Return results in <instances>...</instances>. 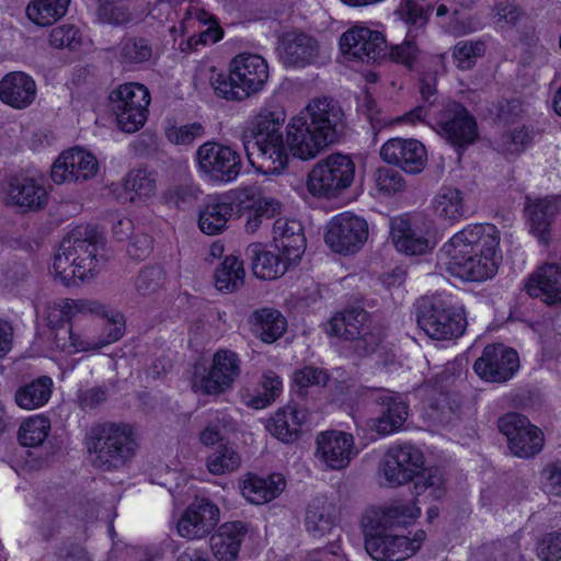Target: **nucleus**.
Returning a JSON list of instances; mask_svg holds the SVG:
<instances>
[{"instance_id":"obj_24","label":"nucleus","mask_w":561,"mask_h":561,"mask_svg":"<svg viewBox=\"0 0 561 561\" xmlns=\"http://www.w3.org/2000/svg\"><path fill=\"white\" fill-rule=\"evenodd\" d=\"M276 50L285 67H306L318 58L319 44L313 36L294 31L282 35Z\"/></svg>"},{"instance_id":"obj_31","label":"nucleus","mask_w":561,"mask_h":561,"mask_svg":"<svg viewBox=\"0 0 561 561\" xmlns=\"http://www.w3.org/2000/svg\"><path fill=\"white\" fill-rule=\"evenodd\" d=\"M247 534L242 522L222 524L210 537V548L217 561H237L241 543Z\"/></svg>"},{"instance_id":"obj_12","label":"nucleus","mask_w":561,"mask_h":561,"mask_svg":"<svg viewBox=\"0 0 561 561\" xmlns=\"http://www.w3.org/2000/svg\"><path fill=\"white\" fill-rule=\"evenodd\" d=\"M388 529L367 531L365 529V549L377 561H402L415 554L426 538L419 529L413 537L387 533Z\"/></svg>"},{"instance_id":"obj_52","label":"nucleus","mask_w":561,"mask_h":561,"mask_svg":"<svg viewBox=\"0 0 561 561\" xmlns=\"http://www.w3.org/2000/svg\"><path fill=\"white\" fill-rule=\"evenodd\" d=\"M415 478L414 488L416 495L427 492L428 496L433 500H440L445 495V478L438 468L422 469Z\"/></svg>"},{"instance_id":"obj_27","label":"nucleus","mask_w":561,"mask_h":561,"mask_svg":"<svg viewBox=\"0 0 561 561\" xmlns=\"http://www.w3.org/2000/svg\"><path fill=\"white\" fill-rule=\"evenodd\" d=\"M273 242L280 254L296 264L306 251V237L300 221L279 218L273 225Z\"/></svg>"},{"instance_id":"obj_47","label":"nucleus","mask_w":561,"mask_h":561,"mask_svg":"<svg viewBox=\"0 0 561 561\" xmlns=\"http://www.w3.org/2000/svg\"><path fill=\"white\" fill-rule=\"evenodd\" d=\"M70 0H36L26 8L27 18L37 25L47 26L61 19Z\"/></svg>"},{"instance_id":"obj_3","label":"nucleus","mask_w":561,"mask_h":561,"mask_svg":"<svg viewBox=\"0 0 561 561\" xmlns=\"http://www.w3.org/2000/svg\"><path fill=\"white\" fill-rule=\"evenodd\" d=\"M100 236L89 226L73 228L55 254L50 274L66 286L91 279L104 262Z\"/></svg>"},{"instance_id":"obj_32","label":"nucleus","mask_w":561,"mask_h":561,"mask_svg":"<svg viewBox=\"0 0 561 561\" xmlns=\"http://www.w3.org/2000/svg\"><path fill=\"white\" fill-rule=\"evenodd\" d=\"M286 482L280 474L260 477L248 473L240 483L243 497L255 505H262L277 497L285 489Z\"/></svg>"},{"instance_id":"obj_33","label":"nucleus","mask_w":561,"mask_h":561,"mask_svg":"<svg viewBox=\"0 0 561 561\" xmlns=\"http://www.w3.org/2000/svg\"><path fill=\"white\" fill-rule=\"evenodd\" d=\"M101 311H103V304L98 300L59 299L48 305L46 317L48 325L55 333L60 328H69L70 325L65 324L80 313H99Z\"/></svg>"},{"instance_id":"obj_1","label":"nucleus","mask_w":561,"mask_h":561,"mask_svg":"<svg viewBox=\"0 0 561 561\" xmlns=\"http://www.w3.org/2000/svg\"><path fill=\"white\" fill-rule=\"evenodd\" d=\"M501 234L492 224L468 225L440 249L447 271L463 280L492 278L502 263Z\"/></svg>"},{"instance_id":"obj_58","label":"nucleus","mask_w":561,"mask_h":561,"mask_svg":"<svg viewBox=\"0 0 561 561\" xmlns=\"http://www.w3.org/2000/svg\"><path fill=\"white\" fill-rule=\"evenodd\" d=\"M81 42V33L73 25H59L53 28L49 35V44L55 48L77 49Z\"/></svg>"},{"instance_id":"obj_34","label":"nucleus","mask_w":561,"mask_h":561,"mask_svg":"<svg viewBox=\"0 0 561 561\" xmlns=\"http://www.w3.org/2000/svg\"><path fill=\"white\" fill-rule=\"evenodd\" d=\"M525 210L533 234L539 242L548 244L552 222L559 213L558 201L554 197L528 201Z\"/></svg>"},{"instance_id":"obj_5","label":"nucleus","mask_w":561,"mask_h":561,"mask_svg":"<svg viewBox=\"0 0 561 561\" xmlns=\"http://www.w3.org/2000/svg\"><path fill=\"white\" fill-rule=\"evenodd\" d=\"M215 94L228 101H243L261 92L270 77L267 61L257 54L241 53L229 64L228 73L209 67L202 71Z\"/></svg>"},{"instance_id":"obj_49","label":"nucleus","mask_w":561,"mask_h":561,"mask_svg":"<svg viewBox=\"0 0 561 561\" xmlns=\"http://www.w3.org/2000/svg\"><path fill=\"white\" fill-rule=\"evenodd\" d=\"M50 422L47 417L35 415L25 420L19 430V440L23 446L37 447L47 438Z\"/></svg>"},{"instance_id":"obj_4","label":"nucleus","mask_w":561,"mask_h":561,"mask_svg":"<svg viewBox=\"0 0 561 561\" xmlns=\"http://www.w3.org/2000/svg\"><path fill=\"white\" fill-rule=\"evenodd\" d=\"M286 113L280 106L262 108L243 146L249 162L265 174L280 173L288 163V146L282 126Z\"/></svg>"},{"instance_id":"obj_25","label":"nucleus","mask_w":561,"mask_h":561,"mask_svg":"<svg viewBox=\"0 0 561 561\" xmlns=\"http://www.w3.org/2000/svg\"><path fill=\"white\" fill-rule=\"evenodd\" d=\"M48 192L41 180L31 176H12L7 185L5 201L23 210H38L48 203Z\"/></svg>"},{"instance_id":"obj_62","label":"nucleus","mask_w":561,"mask_h":561,"mask_svg":"<svg viewBox=\"0 0 561 561\" xmlns=\"http://www.w3.org/2000/svg\"><path fill=\"white\" fill-rule=\"evenodd\" d=\"M376 187L386 195L396 194L405 187L404 178L396 170L380 168L375 174Z\"/></svg>"},{"instance_id":"obj_63","label":"nucleus","mask_w":561,"mask_h":561,"mask_svg":"<svg viewBox=\"0 0 561 561\" xmlns=\"http://www.w3.org/2000/svg\"><path fill=\"white\" fill-rule=\"evenodd\" d=\"M329 381V374L319 367L305 366L294 373V382L301 389L318 386L323 387Z\"/></svg>"},{"instance_id":"obj_7","label":"nucleus","mask_w":561,"mask_h":561,"mask_svg":"<svg viewBox=\"0 0 561 561\" xmlns=\"http://www.w3.org/2000/svg\"><path fill=\"white\" fill-rule=\"evenodd\" d=\"M355 176V163L351 157L332 153L319 160L307 179L308 192L319 198H335L347 190Z\"/></svg>"},{"instance_id":"obj_11","label":"nucleus","mask_w":561,"mask_h":561,"mask_svg":"<svg viewBox=\"0 0 561 561\" xmlns=\"http://www.w3.org/2000/svg\"><path fill=\"white\" fill-rule=\"evenodd\" d=\"M199 172L209 181L229 183L241 172L240 154L229 146L216 141H206L196 151Z\"/></svg>"},{"instance_id":"obj_29","label":"nucleus","mask_w":561,"mask_h":561,"mask_svg":"<svg viewBox=\"0 0 561 561\" xmlns=\"http://www.w3.org/2000/svg\"><path fill=\"white\" fill-rule=\"evenodd\" d=\"M525 287L529 296L540 298L548 305L561 304V265L548 263L538 267Z\"/></svg>"},{"instance_id":"obj_55","label":"nucleus","mask_w":561,"mask_h":561,"mask_svg":"<svg viewBox=\"0 0 561 561\" xmlns=\"http://www.w3.org/2000/svg\"><path fill=\"white\" fill-rule=\"evenodd\" d=\"M485 53L482 41H459L453 48V58L459 69L467 70Z\"/></svg>"},{"instance_id":"obj_2","label":"nucleus","mask_w":561,"mask_h":561,"mask_svg":"<svg viewBox=\"0 0 561 561\" xmlns=\"http://www.w3.org/2000/svg\"><path fill=\"white\" fill-rule=\"evenodd\" d=\"M345 127L340 104L328 98L311 100L286 126V141L295 158H316L337 141Z\"/></svg>"},{"instance_id":"obj_60","label":"nucleus","mask_w":561,"mask_h":561,"mask_svg":"<svg viewBox=\"0 0 561 561\" xmlns=\"http://www.w3.org/2000/svg\"><path fill=\"white\" fill-rule=\"evenodd\" d=\"M98 314H102L105 319V332L100 333L103 346L118 341L125 332V319L124 316L118 311H107L103 305V311Z\"/></svg>"},{"instance_id":"obj_28","label":"nucleus","mask_w":561,"mask_h":561,"mask_svg":"<svg viewBox=\"0 0 561 561\" xmlns=\"http://www.w3.org/2000/svg\"><path fill=\"white\" fill-rule=\"evenodd\" d=\"M420 514L421 510L414 503L396 501L367 514L364 518V528L371 531L407 525Z\"/></svg>"},{"instance_id":"obj_59","label":"nucleus","mask_w":561,"mask_h":561,"mask_svg":"<svg viewBox=\"0 0 561 561\" xmlns=\"http://www.w3.org/2000/svg\"><path fill=\"white\" fill-rule=\"evenodd\" d=\"M533 140V133L522 126L501 136L499 147L506 153H520Z\"/></svg>"},{"instance_id":"obj_16","label":"nucleus","mask_w":561,"mask_h":561,"mask_svg":"<svg viewBox=\"0 0 561 561\" xmlns=\"http://www.w3.org/2000/svg\"><path fill=\"white\" fill-rule=\"evenodd\" d=\"M386 48L382 33L363 25L348 28L340 37V49L348 59L376 61L387 55Z\"/></svg>"},{"instance_id":"obj_48","label":"nucleus","mask_w":561,"mask_h":561,"mask_svg":"<svg viewBox=\"0 0 561 561\" xmlns=\"http://www.w3.org/2000/svg\"><path fill=\"white\" fill-rule=\"evenodd\" d=\"M164 135L172 145L190 147L205 135V127L199 122L178 124L169 121L164 127Z\"/></svg>"},{"instance_id":"obj_43","label":"nucleus","mask_w":561,"mask_h":561,"mask_svg":"<svg viewBox=\"0 0 561 561\" xmlns=\"http://www.w3.org/2000/svg\"><path fill=\"white\" fill-rule=\"evenodd\" d=\"M51 389V378L43 376L20 387L15 391L14 401L21 409L35 410L48 402Z\"/></svg>"},{"instance_id":"obj_13","label":"nucleus","mask_w":561,"mask_h":561,"mask_svg":"<svg viewBox=\"0 0 561 561\" xmlns=\"http://www.w3.org/2000/svg\"><path fill=\"white\" fill-rule=\"evenodd\" d=\"M325 243L336 253L354 254L368 239V224L350 211L335 215L328 224Z\"/></svg>"},{"instance_id":"obj_38","label":"nucleus","mask_w":561,"mask_h":561,"mask_svg":"<svg viewBox=\"0 0 561 561\" xmlns=\"http://www.w3.org/2000/svg\"><path fill=\"white\" fill-rule=\"evenodd\" d=\"M390 227L391 238L398 251L410 255H419L430 249V241L412 229L407 218H392Z\"/></svg>"},{"instance_id":"obj_26","label":"nucleus","mask_w":561,"mask_h":561,"mask_svg":"<svg viewBox=\"0 0 561 561\" xmlns=\"http://www.w3.org/2000/svg\"><path fill=\"white\" fill-rule=\"evenodd\" d=\"M234 214H237L236 196H208L199 210L198 227L208 236L221 233Z\"/></svg>"},{"instance_id":"obj_45","label":"nucleus","mask_w":561,"mask_h":561,"mask_svg":"<svg viewBox=\"0 0 561 561\" xmlns=\"http://www.w3.org/2000/svg\"><path fill=\"white\" fill-rule=\"evenodd\" d=\"M124 191L131 203L149 201L157 192L154 173L142 169L131 170L124 179Z\"/></svg>"},{"instance_id":"obj_41","label":"nucleus","mask_w":561,"mask_h":561,"mask_svg":"<svg viewBox=\"0 0 561 561\" xmlns=\"http://www.w3.org/2000/svg\"><path fill=\"white\" fill-rule=\"evenodd\" d=\"M434 214L442 220L454 224L466 214L463 194L453 186H443L433 199Z\"/></svg>"},{"instance_id":"obj_56","label":"nucleus","mask_w":561,"mask_h":561,"mask_svg":"<svg viewBox=\"0 0 561 561\" xmlns=\"http://www.w3.org/2000/svg\"><path fill=\"white\" fill-rule=\"evenodd\" d=\"M165 282V272L161 266H148L140 271L135 280V288L141 296L157 293Z\"/></svg>"},{"instance_id":"obj_37","label":"nucleus","mask_w":561,"mask_h":561,"mask_svg":"<svg viewBox=\"0 0 561 561\" xmlns=\"http://www.w3.org/2000/svg\"><path fill=\"white\" fill-rule=\"evenodd\" d=\"M371 324L373 322L367 311L352 308L333 316L328 322L325 330L330 335L352 341L358 337V334Z\"/></svg>"},{"instance_id":"obj_10","label":"nucleus","mask_w":561,"mask_h":561,"mask_svg":"<svg viewBox=\"0 0 561 561\" xmlns=\"http://www.w3.org/2000/svg\"><path fill=\"white\" fill-rule=\"evenodd\" d=\"M416 321L426 335L437 341L456 339L466 329L463 314L443 301H422L417 307Z\"/></svg>"},{"instance_id":"obj_42","label":"nucleus","mask_w":561,"mask_h":561,"mask_svg":"<svg viewBox=\"0 0 561 561\" xmlns=\"http://www.w3.org/2000/svg\"><path fill=\"white\" fill-rule=\"evenodd\" d=\"M334 523V506L330 501L317 497L309 503L306 511L305 526L311 536L323 537L331 531Z\"/></svg>"},{"instance_id":"obj_18","label":"nucleus","mask_w":561,"mask_h":561,"mask_svg":"<svg viewBox=\"0 0 561 561\" xmlns=\"http://www.w3.org/2000/svg\"><path fill=\"white\" fill-rule=\"evenodd\" d=\"M316 457L328 469H345L357 456L352 434L342 431H324L316 438Z\"/></svg>"},{"instance_id":"obj_30","label":"nucleus","mask_w":561,"mask_h":561,"mask_svg":"<svg viewBox=\"0 0 561 561\" xmlns=\"http://www.w3.org/2000/svg\"><path fill=\"white\" fill-rule=\"evenodd\" d=\"M36 83L25 72L12 71L0 80V100L18 110L28 107L36 99Z\"/></svg>"},{"instance_id":"obj_44","label":"nucleus","mask_w":561,"mask_h":561,"mask_svg":"<svg viewBox=\"0 0 561 561\" xmlns=\"http://www.w3.org/2000/svg\"><path fill=\"white\" fill-rule=\"evenodd\" d=\"M253 328L263 342L273 343L286 332L287 321L278 310L263 308L253 313Z\"/></svg>"},{"instance_id":"obj_61","label":"nucleus","mask_w":561,"mask_h":561,"mask_svg":"<svg viewBox=\"0 0 561 561\" xmlns=\"http://www.w3.org/2000/svg\"><path fill=\"white\" fill-rule=\"evenodd\" d=\"M118 1L112 0L99 4L98 18L101 22L118 26L130 21L127 8Z\"/></svg>"},{"instance_id":"obj_17","label":"nucleus","mask_w":561,"mask_h":561,"mask_svg":"<svg viewBox=\"0 0 561 561\" xmlns=\"http://www.w3.org/2000/svg\"><path fill=\"white\" fill-rule=\"evenodd\" d=\"M424 466L423 453L413 445L403 444L388 449L382 462V472L391 486L412 481Z\"/></svg>"},{"instance_id":"obj_8","label":"nucleus","mask_w":561,"mask_h":561,"mask_svg":"<svg viewBox=\"0 0 561 561\" xmlns=\"http://www.w3.org/2000/svg\"><path fill=\"white\" fill-rule=\"evenodd\" d=\"M241 371L240 356L231 350L219 348L214 353L209 368L194 371L192 388L197 393L218 397L233 388Z\"/></svg>"},{"instance_id":"obj_35","label":"nucleus","mask_w":561,"mask_h":561,"mask_svg":"<svg viewBox=\"0 0 561 561\" xmlns=\"http://www.w3.org/2000/svg\"><path fill=\"white\" fill-rule=\"evenodd\" d=\"M53 343L56 348L69 354L95 352L104 347L100 333L91 328L79 330H75L72 327L60 328L53 333Z\"/></svg>"},{"instance_id":"obj_15","label":"nucleus","mask_w":561,"mask_h":561,"mask_svg":"<svg viewBox=\"0 0 561 561\" xmlns=\"http://www.w3.org/2000/svg\"><path fill=\"white\" fill-rule=\"evenodd\" d=\"M439 134L453 146L463 148L478 137L477 123L468 110L455 101L446 102L437 114Z\"/></svg>"},{"instance_id":"obj_39","label":"nucleus","mask_w":561,"mask_h":561,"mask_svg":"<svg viewBox=\"0 0 561 561\" xmlns=\"http://www.w3.org/2000/svg\"><path fill=\"white\" fill-rule=\"evenodd\" d=\"M237 215L256 211L259 217L270 219L282 213V203L272 197L261 196L256 188L245 187L237 192Z\"/></svg>"},{"instance_id":"obj_20","label":"nucleus","mask_w":561,"mask_h":561,"mask_svg":"<svg viewBox=\"0 0 561 561\" xmlns=\"http://www.w3.org/2000/svg\"><path fill=\"white\" fill-rule=\"evenodd\" d=\"M99 162L91 152L75 147L59 154L51 167L54 183L84 182L96 175Z\"/></svg>"},{"instance_id":"obj_23","label":"nucleus","mask_w":561,"mask_h":561,"mask_svg":"<svg viewBox=\"0 0 561 561\" xmlns=\"http://www.w3.org/2000/svg\"><path fill=\"white\" fill-rule=\"evenodd\" d=\"M370 398L383 410L379 416L367 421V427L381 436L398 431L408 415V407L402 398L398 393L385 389L371 391Z\"/></svg>"},{"instance_id":"obj_50","label":"nucleus","mask_w":561,"mask_h":561,"mask_svg":"<svg viewBox=\"0 0 561 561\" xmlns=\"http://www.w3.org/2000/svg\"><path fill=\"white\" fill-rule=\"evenodd\" d=\"M431 11V5L425 7L419 0H402L396 12L405 24L414 27V31L417 32L426 25ZM412 33L413 30L410 28L408 37L413 36ZM416 35L417 33L414 34V36Z\"/></svg>"},{"instance_id":"obj_51","label":"nucleus","mask_w":561,"mask_h":561,"mask_svg":"<svg viewBox=\"0 0 561 561\" xmlns=\"http://www.w3.org/2000/svg\"><path fill=\"white\" fill-rule=\"evenodd\" d=\"M153 49L147 38L129 37L122 43L119 60L126 66H134L151 59Z\"/></svg>"},{"instance_id":"obj_22","label":"nucleus","mask_w":561,"mask_h":561,"mask_svg":"<svg viewBox=\"0 0 561 561\" xmlns=\"http://www.w3.org/2000/svg\"><path fill=\"white\" fill-rule=\"evenodd\" d=\"M379 153L386 163L411 174L420 173L427 162L424 145L413 138H390L381 146Z\"/></svg>"},{"instance_id":"obj_40","label":"nucleus","mask_w":561,"mask_h":561,"mask_svg":"<svg viewBox=\"0 0 561 561\" xmlns=\"http://www.w3.org/2000/svg\"><path fill=\"white\" fill-rule=\"evenodd\" d=\"M304 419V412L293 407H286L278 410L268 420L266 428L277 439L290 443L297 439Z\"/></svg>"},{"instance_id":"obj_6","label":"nucleus","mask_w":561,"mask_h":561,"mask_svg":"<svg viewBox=\"0 0 561 561\" xmlns=\"http://www.w3.org/2000/svg\"><path fill=\"white\" fill-rule=\"evenodd\" d=\"M85 447L94 467L104 471L116 470L135 457L137 432L125 422L98 423L87 431Z\"/></svg>"},{"instance_id":"obj_21","label":"nucleus","mask_w":561,"mask_h":561,"mask_svg":"<svg viewBox=\"0 0 561 561\" xmlns=\"http://www.w3.org/2000/svg\"><path fill=\"white\" fill-rule=\"evenodd\" d=\"M518 367L517 352L503 344L486 345L473 365L477 375L490 382H504L511 379Z\"/></svg>"},{"instance_id":"obj_57","label":"nucleus","mask_w":561,"mask_h":561,"mask_svg":"<svg viewBox=\"0 0 561 561\" xmlns=\"http://www.w3.org/2000/svg\"><path fill=\"white\" fill-rule=\"evenodd\" d=\"M383 339L382 329L378 324H371L358 334V337L352 340L354 351L360 355H369L378 348Z\"/></svg>"},{"instance_id":"obj_46","label":"nucleus","mask_w":561,"mask_h":561,"mask_svg":"<svg viewBox=\"0 0 561 561\" xmlns=\"http://www.w3.org/2000/svg\"><path fill=\"white\" fill-rule=\"evenodd\" d=\"M244 276L242 261L236 255H228L215 272V286L220 291L232 293L243 286Z\"/></svg>"},{"instance_id":"obj_19","label":"nucleus","mask_w":561,"mask_h":561,"mask_svg":"<svg viewBox=\"0 0 561 561\" xmlns=\"http://www.w3.org/2000/svg\"><path fill=\"white\" fill-rule=\"evenodd\" d=\"M220 519L219 507L206 497H196L176 524L179 536L197 540L208 536Z\"/></svg>"},{"instance_id":"obj_36","label":"nucleus","mask_w":561,"mask_h":561,"mask_svg":"<svg viewBox=\"0 0 561 561\" xmlns=\"http://www.w3.org/2000/svg\"><path fill=\"white\" fill-rule=\"evenodd\" d=\"M247 254L252 260L254 275L262 279L277 278L284 275L291 265L296 264L295 262H289L279 252L276 254L264 250L262 243H251L247 249Z\"/></svg>"},{"instance_id":"obj_9","label":"nucleus","mask_w":561,"mask_h":561,"mask_svg":"<svg viewBox=\"0 0 561 561\" xmlns=\"http://www.w3.org/2000/svg\"><path fill=\"white\" fill-rule=\"evenodd\" d=\"M111 110L118 128L125 133L139 130L147 121L149 90L140 83H125L110 94Z\"/></svg>"},{"instance_id":"obj_64","label":"nucleus","mask_w":561,"mask_h":561,"mask_svg":"<svg viewBox=\"0 0 561 561\" xmlns=\"http://www.w3.org/2000/svg\"><path fill=\"white\" fill-rule=\"evenodd\" d=\"M419 55L420 49L411 38H407L403 43L391 46L389 51V57L392 61L404 65L410 69L417 61Z\"/></svg>"},{"instance_id":"obj_14","label":"nucleus","mask_w":561,"mask_h":561,"mask_svg":"<svg viewBox=\"0 0 561 561\" xmlns=\"http://www.w3.org/2000/svg\"><path fill=\"white\" fill-rule=\"evenodd\" d=\"M499 430L505 435L511 451L520 458L533 457L545 444L542 432L518 413H507L499 420Z\"/></svg>"},{"instance_id":"obj_54","label":"nucleus","mask_w":561,"mask_h":561,"mask_svg":"<svg viewBox=\"0 0 561 561\" xmlns=\"http://www.w3.org/2000/svg\"><path fill=\"white\" fill-rule=\"evenodd\" d=\"M282 391L280 377L276 373L267 370L262 376L261 390L256 397L251 399L250 405L254 409H263L274 402Z\"/></svg>"},{"instance_id":"obj_53","label":"nucleus","mask_w":561,"mask_h":561,"mask_svg":"<svg viewBox=\"0 0 561 561\" xmlns=\"http://www.w3.org/2000/svg\"><path fill=\"white\" fill-rule=\"evenodd\" d=\"M241 465L240 455L230 446H221L208 456L207 468L213 474L221 476L237 470Z\"/></svg>"}]
</instances>
